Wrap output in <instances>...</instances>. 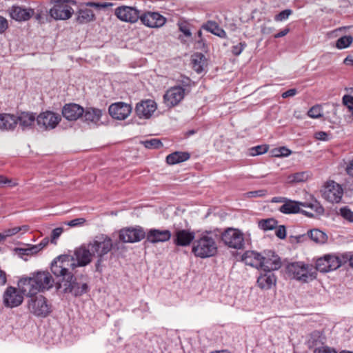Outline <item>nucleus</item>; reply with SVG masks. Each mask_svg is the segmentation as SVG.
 I'll use <instances>...</instances> for the list:
<instances>
[{
	"label": "nucleus",
	"mask_w": 353,
	"mask_h": 353,
	"mask_svg": "<svg viewBox=\"0 0 353 353\" xmlns=\"http://www.w3.org/2000/svg\"><path fill=\"white\" fill-rule=\"evenodd\" d=\"M73 258L70 255H61L54 259L51 263V271L56 276H61L62 279L57 283V289L63 293H72L75 296H81L88 291L86 283H79L76 278L70 272L72 267Z\"/></svg>",
	"instance_id": "obj_1"
},
{
	"label": "nucleus",
	"mask_w": 353,
	"mask_h": 353,
	"mask_svg": "<svg viewBox=\"0 0 353 353\" xmlns=\"http://www.w3.org/2000/svg\"><path fill=\"white\" fill-rule=\"evenodd\" d=\"M54 279L48 272H37L32 276L22 278L18 282L21 292L28 296L37 294L52 288L54 285Z\"/></svg>",
	"instance_id": "obj_2"
},
{
	"label": "nucleus",
	"mask_w": 353,
	"mask_h": 353,
	"mask_svg": "<svg viewBox=\"0 0 353 353\" xmlns=\"http://www.w3.org/2000/svg\"><path fill=\"white\" fill-rule=\"evenodd\" d=\"M218 245L215 236L210 232H203L193 242L192 252L195 256L201 259L212 257L216 255Z\"/></svg>",
	"instance_id": "obj_3"
},
{
	"label": "nucleus",
	"mask_w": 353,
	"mask_h": 353,
	"mask_svg": "<svg viewBox=\"0 0 353 353\" xmlns=\"http://www.w3.org/2000/svg\"><path fill=\"white\" fill-rule=\"evenodd\" d=\"M88 245L92 250V254L98 259V264L103 261V256L109 253L113 248L111 238L103 234L94 236Z\"/></svg>",
	"instance_id": "obj_4"
},
{
	"label": "nucleus",
	"mask_w": 353,
	"mask_h": 353,
	"mask_svg": "<svg viewBox=\"0 0 353 353\" xmlns=\"http://www.w3.org/2000/svg\"><path fill=\"white\" fill-rule=\"evenodd\" d=\"M288 272L293 274L294 279L303 283L313 281L316 277V270L312 265L302 262L288 264Z\"/></svg>",
	"instance_id": "obj_5"
},
{
	"label": "nucleus",
	"mask_w": 353,
	"mask_h": 353,
	"mask_svg": "<svg viewBox=\"0 0 353 353\" xmlns=\"http://www.w3.org/2000/svg\"><path fill=\"white\" fill-rule=\"evenodd\" d=\"M75 5V2L71 0H54L49 14L55 20L69 19L74 12L72 6Z\"/></svg>",
	"instance_id": "obj_6"
},
{
	"label": "nucleus",
	"mask_w": 353,
	"mask_h": 353,
	"mask_svg": "<svg viewBox=\"0 0 353 353\" xmlns=\"http://www.w3.org/2000/svg\"><path fill=\"white\" fill-rule=\"evenodd\" d=\"M301 206L310 208L316 215H321L324 213L323 207L316 200L301 203L288 199V214L302 213L308 217L314 216V214L312 212L301 210Z\"/></svg>",
	"instance_id": "obj_7"
},
{
	"label": "nucleus",
	"mask_w": 353,
	"mask_h": 353,
	"mask_svg": "<svg viewBox=\"0 0 353 353\" xmlns=\"http://www.w3.org/2000/svg\"><path fill=\"white\" fill-rule=\"evenodd\" d=\"M224 244L229 248L240 250L244 246V236L243 232L234 228L227 229L221 235Z\"/></svg>",
	"instance_id": "obj_8"
},
{
	"label": "nucleus",
	"mask_w": 353,
	"mask_h": 353,
	"mask_svg": "<svg viewBox=\"0 0 353 353\" xmlns=\"http://www.w3.org/2000/svg\"><path fill=\"white\" fill-rule=\"evenodd\" d=\"M70 256L73 258L74 265L70 267V270L77 267H83L88 265L94 255L92 254L89 245L84 244L77 248L74 252V256Z\"/></svg>",
	"instance_id": "obj_9"
},
{
	"label": "nucleus",
	"mask_w": 353,
	"mask_h": 353,
	"mask_svg": "<svg viewBox=\"0 0 353 353\" xmlns=\"http://www.w3.org/2000/svg\"><path fill=\"white\" fill-rule=\"evenodd\" d=\"M30 297L28 309L31 313L37 316H46L50 312V307L43 295Z\"/></svg>",
	"instance_id": "obj_10"
},
{
	"label": "nucleus",
	"mask_w": 353,
	"mask_h": 353,
	"mask_svg": "<svg viewBox=\"0 0 353 353\" xmlns=\"http://www.w3.org/2000/svg\"><path fill=\"white\" fill-rule=\"evenodd\" d=\"M341 259L334 254H325L316 260V272H327L336 270L341 265Z\"/></svg>",
	"instance_id": "obj_11"
},
{
	"label": "nucleus",
	"mask_w": 353,
	"mask_h": 353,
	"mask_svg": "<svg viewBox=\"0 0 353 353\" xmlns=\"http://www.w3.org/2000/svg\"><path fill=\"white\" fill-rule=\"evenodd\" d=\"M60 121V116L51 111L41 112L37 117V124L42 130H50L55 128Z\"/></svg>",
	"instance_id": "obj_12"
},
{
	"label": "nucleus",
	"mask_w": 353,
	"mask_h": 353,
	"mask_svg": "<svg viewBox=\"0 0 353 353\" xmlns=\"http://www.w3.org/2000/svg\"><path fill=\"white\" fill-rule=\"evenodd\" d=\"M322 195L327 201L338 203L341 201L343 190L340 184L334 181H330L324 186Z\"/></svg>",
	"instance_id": "obj_13"
},
{
	"label": "nucleus",
	"mask_w": 353,
	"mask_h": 353,
	"mask_svg": "<svg viewBox=\"0 0 353 353\" xmlns=\"http://www.w3.org/2000/svg\"><path fill=\"white\" fill-rule=\"evenodd\" d=\"M114 14L121 21L134 23L140 19V10L135 7L122 6L117 8Z\"/></svg>",
	"instance_id": "obj_14"
},
{
	"label": "nucleus",
	"mask_w": 353,
	"mask_h": 353,
	"mask_svg": "<svg viewBox=\"0 0 353 353\" xmlns=\"http://www.w3.org/2000/svg\"><path fill=\"white\" fill-rule=\"evenodd\" d=\"M196 234L190 229L175 228L173 232L172 240L177 246L186 247L193 243Z\"/></svg>",
	"instance_id": "obj_15"
},
{
	"label": "nucleus",
	"mask_w": 353,
	"mask_h": 353,
	"mask_svg": "<svg viewBox=\"0 0 353 353\" xmlns=\"http://www.w3.org/2000/svg\"><path fill=\"white\" fill-rule=\"evenodd\" d=\"M185 94V89L183 87H172L163 95V102L168 108L174 107L182 101Z\"/></svg>",
	"instance_id": "obj_16"
},
{
	"label": "nucleus",
	"mask_w": 353,
	"mask_h": 353,
	"mask_svg": "<svg viewBox=\"0 0 353 353\" xmlns=\"http://www.w3.org/2000/svg\"><path fill=\"white\" fill-rule=\"evenodd\" d=\"M22 292L14 287H8L3 293V302L7 307H15L20 305L23 300Z\"/></svg>",
	"instance_id": "obj_17"
},
{
	"label": "nucleus",
	"mask_w": 353,
	"mask_h": 353,
	"mask_svg": "<svg viewBox=\"0 0 353 353\" xmlns=\"http://www.w3.org/2000/svg\"><path fill=\"white\" fill-rule=\"evenodd\" d=\"M141 23L147 27L157 28L162 27L166 22V19L157 12H145L141 14Z\"/></svg>",
	"instance_id": "obj_18"
},
{
	"label": "nucleus",
	"mask_w": 353,
	"mask_h": 353,
	"mask_svg": "<svg viewBox=\"0 0 353 353\" xmlns=\"http://www.w3.org/2000/svg\"><path fill=\"white\" fill-rule=\"evenodd\" d=\"M108 112L113 119L124 120L130 114L132 107L124 102H117L109 106Z\"/></svg>",
	"instance_id": "obj_19"
},
{
	"label": "nucleus",
	"mask_w": 353,
	"mask_h": 353,
	"mask_svg": "<svg viewBox=\"0 0 353 353\" xmlns=\"http://www.w3.org/2000/svg\"><path fill=\"white\" fill-rule=\"evenodd\" d=\"M145 236V232L141 228H128L120 230L119 239L125 243H134L140 241Z\"/></svg>",
	"instance_id": "obj_20"
},
{
	"label": "nucleus",
	"mask_w": 353,
	"mask_h": 353,
	"mask_svg": "<svg viewBox=\"0 0 353 353\" xmlns=\"http://www.w3.org/2000/svg\"><path fill=\"white\" fill-rule=\"evenodd\" d=\"M263 270L273 271L278 270L281 266V258L271 250L265 251L263 253Z\"/></svg>",
	"instance_id": "obj_21"
},
{
	"label": "nucleus",
	"mask_w": 353,
	"mask_h": 353,
	"mask_svg": "<svg viewBox=\"0 0 353 353\" xmlns=\"http://www.w3.org/2000/svg\"><path fill=\"white\" fill-rule=\"evenodd\" d=\"M102 115V110L93 107H87L84 109V113L82 114L81 118L88 125L98 127L102 123L101 121Z\"/></svg>",
	"instance_id": "obj_22"
},
{
	"label": "nucleus",
	"mask_w": 353,
	"mask_h": 353,
	"mask_svg": "<svg viewBox=\"0 0 353 353\" xmlns=\"http://www.w3.org/2000/svg\"><path fill=\"white\" fill-rule=\"evenodd\" d=\"M157 110L154 101L148 99L141 101L136 105L135 112L140 119H149Z\"/></svg>",
	"instance_id": "obj_23"
},
{
	"label": "nucleus",
	"mask_w": 353,
	"mask_h": 353,
	"mask_svg": "<svg viewBox=\"0 0 353 353\" xmlns=\"http://www.w3.org/2000/svg\"><path fill=\"white\" fill-rule=\"evenodd\" d=\"M17 125L19 124L22 130L33 128L37 123V117L31 112H21L16 115Z\"/></svg>",
	"instance_id": "obj_24"
},
{
	"label": "nucleus",
	"mask_w": 353,
	"mask_h": 353,
	"mask_svg": "<svg viewBox=\"0 0 353 353\" xmlns=\"http://www.w3.org/2000/svg\"><path fill=\"white\" fill-rule=\"evenodd\" d=\"M84 108L77 103L65 104L62 109V114L68 121H77L82 117Z\"/></svg>",
	"instance_id": "obj_25"
},
{
	"label": "nucleus",
	"mask_w": 353,
	"mask_h": 353,
	"mask_svg": "<svg viewBox=\"0 0 353 353\" xmlns=\"http://www.w3.org/2000/svg\"><path fill=\"white\" fill-rule=\"evenodd\" d=\"M171 237L172 233L168 230L151 229L146 234L147 241L152 243L165 242L169 241Z\"/></svg>",
	"instance_id": "obj_26"
},
{
	"label": "nucleus",
	"mask_w": 353,
	"mask_h": 353,
	"mask_svg": "<svg viewBox=\"0 0 353 353\" xmlns=\"http://www.w3.org/2000/svg\"><path fill=\"white\" fill-rule=\"evenodd\" d=\"M242 261L247 265L263 270V254L252 250L246 251L242 256Z\"/></svg>",
	"instance_id": "obj_27"
},
{
	"label": "nucleus",
	"mask_w": 353,
	"mask_h": 353,
	"mask_svg": "<svg viewBox=\"0 0 353 353\" xmlns=\"http://www.w3.org/2000/svg\"><path fill=\"white\" fill-rule=\"evenodd\" d=\"M17 127L16 115L10 113L0 114V131H13Z\"/></svg>",
	"instance_id": "obj_28"
},
{
	"label": "nucleus",
	"mask_w": 353,
	"mask_h": 353,
	"mask_svg": "<svg viewBox=\"0 0 353 353\" xmlns=\"http://www.w3.org/2000/svg\"><path fill=\"white\" fill-rule=\"evenodd\" d=\"M264 274L261 275L257 279V285L261 290H269L276 284V277L274 274L270 271H264Z\"/></svg>",
	"instance_id": "obj_29"
},
{
	"label": "nucleus",
	"mask_w": 353,
	"mask_h": 353,
	"mask_svg": "<svg viewBox=\"0 0 353 353\" xmlns=\"http://www.w3.org/2000/svg\"><path fill=\"white\" fill-rule=\"evenodd\" d=\"M34 14V10L20 6H13L10 13L11 17L17 21H26Z\"/></svg>",
	"instance_id": "obj_30"
},
{
	"label": "nucleus",
	"mask_w": 353,
	"mask_h": 353,
	"mask_svg": "<svg viewBox=\"0 0 353 353\" xmlns=\"http://www.w3.org/2000/svg\"><path fill=\"white\" fill-rule=\"evenodd\" d=\"M95 19L92 10L88 8H81L77 12V21L79 23H87Z\"/></svg>",
	"instance_id": "obj_31"
},
{
	"label": "nucleus",
	"mask_w": 353,
	"mask_h": 353,
	"mask_svg": "<svg viewBox=\"0 0 353 353\" xmlns=\"http://www.w3.org/2000/svg\"><path fill=\"white\" fill-rule=\"evenodd\" d=\"M202 28L208 32L220 37H224L225 36V32L214 21H208L205 24L203 25Z\"/></svg>",
	"instance_id": "obj_32"
},
{
	"label": "nucleus",
	"mask_w": 353,
	"mask_h": 353,
	"mask_svg": "<svg viewBox=\"0 0 353 353\" xmlns=\"http://www.w3.org/2000/svg\"><path fill=\"white\" fill-rule=\"evenodd\" d=\"M278 221L274 218L261 219L258 221V227L266 232L276 228Z\"/></svg>",
	"instance_id": "obj_33"
},
{
	"label": "nucleus",
	"mask_w": 353,
	"mask_h": 353,
	"mask_svg": "<svg viewBox=\"0 0 353 353\" xmlns=\"http://www.w3.org/2000/svg\"><path fill=\"white\" fill-rule=\"evenodd\" d=\"M29 230V226L27 225H23L21 226H15L11 228L6 229L3 231L6 239L11 237L19 232L21 234H24L28 232Z\"/></svg>",
	"instance_id": "obj_34"
},
{
	"label": "nucleus",
	"mask_w": 353,
	"mask_h": 353,
	"mask_svg": "<svg viewBox=\"0 0 353 353\" xmlns=\"http://www.w3.org/2000/svg\"><path fill=\"white\" fill-rule=\"evenodd\" d=\"M309 178V174L306 172H296L293 174L288 175L289 183H299L306 181Z\"/></svg>",
	"instance_id": "obj_35"
},
{
	"label": "nucleus",
	"mask_w": 353,
	"mask_h": 353,
	"mask_svg": "<svg viewBox=\"0 0 353 353\" xmlns=\"http://www.w3.org/2000/svg\"><path fill=\"white\" fill-rule=\"evenodd\" d=\"M309 237L318 243H324L327 239V235L323 232L317 229L310 230Z\"/></svg>",
	"instance_id": "obj_36"
},
{
	"label": "nucleus",
	"mask_w": 353,
	"mask_h": 353,
	"mask_svg": "<svg viewBox=\"0 0 353 353\" xmlns=\"http://www.w3.org/2000/svg\"><path fill=\"white\" fill-rule=\"evenodd\" d=\"M205 57L201 53H196L192 57V67L197 72H201L203 70V61Z\"/></svg>",
	"instance_id": "obj_37"
},
{
	"label": "nucleus",
	"mask_w": 353,
	"mask_h": 353,
	"mask_svg": "<svg viewBox=\"0 0 353 353\" xmlns=\"http://www.w3.org/2000/svg\"><path fill=\"white\" fill-rule=\"evenodd\" d=\"M352 42L353 37L352 36H343L336 41V47L338 49H344L349 47Z\"/></svg>",
	"instance_id": "obj_38"
},
{
	"label": "nucleus",
	"mask_w": 353,
	"mask_h": 353,
	"mask_svg": "<svg viewBox=\"0 0 353 353\" xmlns=\"http://www.w3.org/2000/svg\"><path fill=\"white\" fill-rule=\"evenodd\" d=\"M307 115L312 119L321 118L323 116V110L321 105L312 106L307 112Z\"/></svg>",
	"instance_id": "obj_39"
},
{
	"label": "nucleus",
	"mask_w": 353,
	"mask_h": 353,
	"mask_svg": "<svg viewBox=\"0 0 353 353\" xmlns=\"http://www.w3.org/2000/svg\"><path fill=\"white\" fill-rule=\"evenodd\" d=\"M269 145L264 144L252 147L249 149V154H264L268 152Z\"/></svg>",
	"instance_id": "obj_40"
},
{
	"label": "nucleus",
	"mask_w": 353,
	"mask_h": 353,
	"mask_svg": "<svg viewBox=\"0 0 353 353\" xmlns=\"http://www.w3.org/2000/svg\"><path fill=\"white\" fill-rule=\"evenodd\" d=\"M190 156H166V162L168 164L174 165L184 162L189 159Z\"/></svg>",
	"instance_id": "obj_41"
},
{
	"label": "nucleus",
	"mask_w": 353,
	"mask_h": 353,
	"mask_svg": "<svg viewBox=\"0 0 353 353\" xmlns=\"http://www.w3.org/2000/svg\"><path fill=\"white\" fill-rule=\"evenodd\" d=\"M142 144L145 148L150 149L159 148L163 145L161 141L158 139H152L150 140L143 141Z\"/></svg>",
	"instance_id": "obj_42"
},
{
	"label": "nucleus",
	"mask_w": 353,
	"mask_h": 353,
	"mask_svg": "<svg viewBox=\"0 0 353 353\" xmlns=\"http://www.w3.org/2000/svg\"><path fill=\"white\" fill-rule=\"evenodd\" d=\"M340 214L345 220L353 222V212L347 206L340 209Z\"/></svg>",
	"instance_id": "obj_43"
},
{
	"label": "nucleus",
	"mask_w": 353,
	"mask_h": 353,
	"mask_svg": "<svg viewBox=\"0 0 353 353\" xmlns=\"http://www.w3.org/2000/svg\"><path fill=\"white\" fill-rule=\"evenodd\" d=\"M20 251L23 254L29 255L36 254L41 251V250L39 249V246L37 245H28L27 248H21Z\"/></svg>",
	"instance_id": "obj_44"
},
{
	"label": "nucleus",
	"mask_w": 353,
	"mask_h": 353,
	"mask_svg": "<svg viewBox=\"0 0 353 353\" xmlns=\"http://www.w3.org/2000/svg\"><path fill=\"white\" fill-rule=\"evenodd\" d=\"M321 334L318 331H314L310 334V339H308V343L310 346H314L318 344L320 341Z\"/></svg>",
	"instance_id": "obj_45"
},
{
	"label": "nucleus",
	"mask_w": 353,
	"mask_h": 353,
	"mask_svg": "<svg viewBox=\"0 0 353 353\" xmlns=\"http://www.w3.org/2000/svg\"><path fill=\"white\" fill-rule=\"evenodd\" d=\"M272 202L273 203H284L283 205L280 208V211L283 214H287V200L285 197L277 196L274 197L272 199Z\"/></svg>",
	"instance_id": "obj_46"
},
{
	"label": "nucleus",
	"mask_w": 353,
	"mask_h": 353,
	"mask_svg": "<svg viewBox=\"0 0 353 353\" xmlns=\"http://www.w3.org/2000/svg\"><path fill=\"white\" fill-rule=\"evenodd\" d=\"M267 194V190H259L255 191H250L245 194L248 198H253V197H263Z\"/></svg>",
	"instance_id": "obj_47"
},
{
	"label": "nucleus",
	"mask_w": 353,
	"mask_h": 353,
	"mask_svg": "<svg viewBox=\"0 0 353 353\" xmlns=\"http://www.w3.org/2000/svg\"><path fill=\"white\" fill-rule=\"evenodd\" d=\"M178 26L179 30L182 32L185 36L189 37L192 35L189 25L186 22H179Z\"/></svg>",
	"instance_id": "obj_48"
},
{
	"label": "nucleus",
	"mask_w": 353,
	"mask_h": 353,
	"mask_svg": "<svg viewBox=\"0 0 353 353\" xmlns=\"http://www.w3.org/2000/svg\"><path fill=\"white\" fill-rule=\"evenodd\" d=\"M246 47V43L245 42L239 43L237 45L232 46V52L234 55L238 56L239 55L244 48Z\"/></svg>",
	"instance_id": "obj_49"
},
{
	"label": "nucleus",
	"mask_w": 353,
	"mask_h": 353,
	"mask_svg": "<svg viewBox=\"0 0 353 353\" xmlns=\"http://www.w3.org/2000/svg\"><path fill=\"white\" fill-rule=\"evenodd\" d=\"M330 136H331L330 134L327 133L323 131L316 132L314 134V137L316 139L321 140V141H328L330 139Z\"/></svg>",
	"instance_id": "obj_50"
},
{
	"label": "nucleus",
	"mask_w": 353,
	"mask_h": 353,
	"mask_svg": "<svg viewBox=\"0 0 353 353\" xmlns=\"http://www.w3.org/2000/svg\"><path fill=\"white\" fill-rule=\"evenodd\" d=\"M276 235L278 238L281 239H285L286 236L285 227L284 225H280L278 228H276Z\"/></svg>",
	"instance_id": "obj_51"
},
{
	"label": "nucleus",
	"mask_w": 353,
	"mask_h": 353,
	"mask_svg": "<svg viewBox=\"0 0 353 353\" xmlns=\"http://www.w3.org/2000/svg\"><path fill=\"white\" fill-rule=\"evenodd\" d=\"M63 232V228H57L54 229L52 232L51 235V242L55 243V240L58 239L61 233Z\"/></svg>",
	"instance_id": "obj_52"
},
{
	"label": "nucleus",
	"mask_w": 353,
	"mask_h": 353,
	"mask_svg": "<svg viewBox=\"0 0 353 353\" xmlns=\"http://www.w3.org/2000/svg\"><path fill=\"white\" fill-rule=\"evenodd\" d=\"M314 353H337L334 349L327 346H323L315 349Z\"/></svg>",
	"instance_id": "obj_53"
},
{
	"label": "nucleus",
	"mask_w": 353,
	"mask_h": 353,
	"mask_svg": "<svg viewBox=\"0 0 353 353\" xmlns=\"http://www.w3.org/2000/svg\"><path fill=\"white\" fill-rule=\"evenodd\" d=\"M85 221V219L83 218H77L68 221L66 224L70 227H75L83 224Z\"/></svg>",
	"instance_id": "obj_54"
},
{
	"label": "nucleus",
	"mask_w": 353,
	"mask_h": 353,
	"mask_svg": "<svg viewBox=\"0 0 353 353\" xmlns=\"http://www.w3.org/2000/svg\"><path fill=\"white\" fill-rule=\"evenodd\" d=\"M342 101L343 103L353 104V88H350L349 94L343 96Z\"/></svg>",
	"instance_id": "obj_55"
},
{
	"label": "nucleus",
	"mask_w": 353,
	"mask_h": 353,
	"mask_svg": "<svg viewBox=\"0 0 353 353\" xmlns=\"http://www.w3.org/2000/svg\"><path fill=\"white\" fill-rule=\"evenodd\" d=\"M305 234H299L298 236H291L290 238V242L291 243H299L303 241L306 239Z\"/></svg>",
	"instance_id": "obj_56"
},
{
	"label": "nucleus",
	"mask_w": 353,
	"mask_h": 353,
	"mask_svg": "<svg viewBox=\"0 0 353 353\" xmlns=\"http://www.w3.org/2000/svg\"><path fill=\"white\" fill-rule=\"evenodd\" d=\"M287 152V148L285 146L279 147V148H273L270 152L273 154H278V153H280L279 154L283 155L287 154V153H285Z\"/></svg>",
	"instance_id": "obj_57"
},
{
	"label": "nucleus",
	"mask_w": 353,
	"mask_h": 353,
	"mask_svg": "<svg viewBox=\"0 0 353 353\" xmlns=\"http://www.w3.org/2000/svg\"><path fill=\"white\" fill-rule=\"evenodd\" d=\"M112 6V3H108V2H103V3L94 2V8H97L98 10H101V9L107 8L110 7Z\"/></svg>",
	"instance_id": "obj_58"
},
{
	"label": "nucleus",
	"mask_w": 353,
	"mask_h": 353,
	"mask_svg": "<svg viewBox=\"0 0 353 353\" xmlns=\"http://www.w3.org/2000/svg\"><path fill=\"white\" fill-rule=\"evenodd\" d=\"M287 19V10H284L279 14L275 15L274 20L276 21H281Z\"/></svg>",
	"instance_id": "obj_59"
},
{
	"label": "nucleus",
	"mask_w": 353,
	"mask_h": 353,
	"mask_svg": "<svg viewBox=\"0 0 353 353\" xmlns=\"http://www.w3.org/2000/svg\"><path fill=\"white\" fill-rule=\"evenodd\" d=\"M8 28V21L3 17H0V33L4 32Z\"/></svg>",
	"instance_id": "obj_60"
},
{
	"label": "nucleus",
	"mask_w": 353,
	"mask_h": 353,
	"mask_svg": "<svg viewBox=\"0 0 353 353\" xmlns=\"http://www.w3.org/2000/svg\"><path fill=\"white\" fill-rule=\"evenodd\" d=\"M7 275L6 273L0 269V286H3L6 283Z\"/></svg>",
	"instance_id": "obj_61"
},
{
	"label": "nucleus",
	"mask_w": 353,
	"mask_h": 353,
	"mask_svg": "<svg viewBox=\"0 0 353 353\" xmlns=\"http://www.w3.org/2000/svg\"><path fill=\"white\" fill-rule=\"evenodd\" d=\"M49 243V239L48 238H44L40 243L37 244V245L39 246V249H40L41 250H43Z\"/></svg>",
	"instance_id": "obj_62"
},
{
	"label": "nucleus",
	"mask_w": 353,
	"mask_h": 353,
	"mask_svg": "<svg viewBox=\"0 0 353 353\" xmlns=\"http://www.w3.org/2000/svg\"><path fill=\"white\" fill-rule=\"evenodd\" d=\"M346 171L350 176L353 177V160L347 166Z\"/></svg>",
	"instance_id": "obj_63"
},
{
	"label": "nucleus",
	"mask_w": 353,
	"mask_h": 353,
	"mask_svg": "<svg viewBox=\"0 0 353 353\" xmlns=\"http://www.w3.org/2000/svg\"><path fill=\"white\" fill-rule=\"evenodd\" d=\"M344 63L346 64V65H349V64H351V65H353V57L352 56H347L345 59H344Z\"/></svg>",
	"instance_id": "obj_64"
}]
</instances>
